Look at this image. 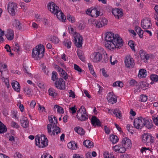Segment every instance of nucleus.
<instances>
[{
	"label": "nucleus",
	"mask_w": 158,
	"mask_h": 158,
	"mask_svg": "<svg viewBox=\"0 0 158 158\" xmlns=\"http://www.w3.org/2000/svg\"><path fill=\"white\" fill-rule=\"evenodd\" d=\"M105 40L106 41L105 47L110 50L116 47H121L123 45V42L122 38L118 34L111 32L106 33Z\"/></svg>",
	"instance_id": "1"
},
{
	"label": "nucleus",
	"mask_w": 158,
	"mask_h": 158,
	"mask_svg": "<svg viewBox=\"0 0 158 158\" xmlns=\"http://www.w3.org/2000/svg\"><path fill=\"white\" fill-rule=\"evenodd\" d=\"M90 58L93 62L97 63L102 62L103 63L107 62L109 60V57L105 50L102 48L100 51L94 52L90 56Z\"/></svg>",
	"instance_id": "2"
},
{
	"label": "nucleus",
	"mask_w": 158,
	"mask_h": 158,
	"mask_svg": "<svg viewBox=\"0 0 158 158\" xmlns=\"http://www.w3.org/2000/svg\"><path fill=\"white\" fill-rule=\"evenodd\" d=\"M48 9L52 13L56 15L57 18L62 22H64L66 18L64 14L61 11L59 7L53 2H49L48 4Z\"/></svg>",
	"instance_id": "3"
},
{
	"label": "nucleus",
	"mask_w": 158,
	"mask_h": 158,
	"mask_svg": "<svg viewBox=\"0 0 158 158\" xmlns=\"http://www.w3.org/2000/svg\"><path fill=\"white\" fill-rule=\"evenodd\" d=\"M45 48L43 45H38L33 48L32 53L33 58L38 60L43 57L44 55Z\"/></svg>",
	"instance_id": "4"
},
{
	"label": "nucleus",
	"mask_w": 158,
	"mask_h": 158,
	"mask_svg": "<svg viewBox=\"0 0 158 158\" xmlns=\"http://www.w3.org/2000/svg\"><path fill=\"white\" fill-rule=\"evenodd\" d=\"M35 144L40 148H44L48 144V140L45 135H37L35 136Z\"/></svg>",
	"instance_id": "5"
},
{
	"label": "nucleus",
	"mask_w": 158,
	"mask_h": 158,
	"mask_svg": "<svg viewBox=\"0 0 158 158\" xmlns=\"http://www.w3.org/2000/svg\"><path fill=\"white\" fill-rule=\"evenodd\" d=\"M47 128L48 132L51 135H55V134H58L60 132V128L57 126L56 125H52V124H49L47 125Z\"/></svg>",
	"instance_id": "6"
},
{
	"label": "nucleus",
	"mask_w": 158,
	"mask_h": 158,
	"mask_svg": "<svg viewBox=\"0 0 158 158\" xmlns=\"http://www.w3.org/2000/svg\"><path fill=\"white\" fill-rule=\"evenodd\" d=\"M124 63L125 66L127 68L131 69L134 67L135 62L131 55H127L125 58Z\"/></svg>",
	"instance_id": "7"
},
{
	"label": "nucleus",
	"mask_w": 158,
	"mask_h": 158,
	"mask_svg": "<svg viewBox=\"0 0 158 158\" xmlns=\"http://www.w3.org/2000/svg\"><path fill=\"white\" fill-rule=\"evenodd\" d=\"M7 65L6 64H3L2 63H0V72L1 73V77H2V80L5 83L6 86L7 88H9V80L7 78H4L2 77V72H6L7 69Z\"/></svg>",
	"instance_id": "8"
},
{
	"label": "nucleus",
	"mask_w": 158,
	"mask_h": 158,
	"mask_svg": "<svg viewBox=\"0 0 158 158\" xmlns=\"http://www.w3.org/2000/svg\"><path fill=\"white\" fill-rule=\"evenodd\" d=\"M74 37V43L76 46L78 48H81L83 44V38L78 33L75 32L73 35Z\"/></svg>",
	"instance_id": "9"
},
{
	"label": "nucleus",
	"mask_w": 158,
	"mask_h": 158,
	"mask_svg": "<svg viewBox=\"0 0 158 158\" xmlns=\"http://www.w3.org/2000/svg\"><path fill=\"white\" fill-rule=\"evenodd\" d=\"M18 6L17 4L14 2H9L7 6V10L9 13L12 16H15V10Z\"/></svg>",
	"instance_id": "10"
},
{
	"label": "nucleus",
	"mask_w": 158,
	"mask_h": 158,
	"mask_svg": "<svg viewBox=\"0 0 158 158\" xmlns=\"http://www.w3.org/2000/svg\"><path fill=\"white\" fill-rule=\"evenodd\" d=\"M141 27L143 29H150L152 27L151 20L150 18H146L141 21Z\"/></svg>",
	"instance_id": "11"
},
{
	"label": "nucleus",
	"mask_w": 158,
	"mask_h": 158,
	"mask_svg": "<svg viewBox=\"0 0 158 158\" xmlns=\"http://www.w3.org/2000/svg\"><path fill=\"white\" fill-rule=\"evenodd\" d=\"M144 118L140 117L135 119L134 125L135 127L138 129H141L143 127V122Z\"/></svg>",
	"instance_id": "12"
},
{
	"label": "nucleus",
	"mask_w": 158,
	"mask_h": 158,
	"mask_svg": "<svg viewBox=\"0 0 158 158\" xmlns=\"http://www.w3.org/2000/svg\"><path fill=\"white\" fill-rule=\"evenodd\" d=\"M81 108L83 110V112H81V114H77L76 117L79 120L84 121L88 119V116L85 107L82 106Z\"/></svg>",
	"instance_id": "13"
},
{
	"label": "nucleus",
	"mask_w": 158,
	"mask_h": 158,
	"mask_svg": "<svg viewBox=\"0 0 158 158\" xmlns=\"http://www.w3.org/2000/svg\"><path fill=\"white\" fill-rule=\"evenodd\" d=\"M141 59L145 63L147 62L148 60L151 58L152 55L151 54H148L143 50H140L139 52Z\"/></svg>",
	"instance_id": "14"
},
{
	"label": "nucleus",
	"mask_w": 158,
	"mask_h": 158,
	"mask_svg": "<svg viewBox=\"0 0 158 158\" xmlns=\"http://www.w3.org/2000/svg\"><path fill=\"white\" fill-rule=\"evenodd\" d=\"M106 98L109 103L114 104L117 102V98L116 96L114 95L113 93H109L107 96Z\"/></svg>",
	"instance_id": "15"
},
{
	"label": "nucleus",
	"mask_w": 158,
	"mask_h": 158,
	"mask_svg": "<svg viewBox=\"0 0 158 158\" xmlns=\"http://www.w3.org/2000/svg\"><path fill=\"white\" fill-rule=\"evenodd\" d=\"M56 87L59 89H64L65 87V82L62 78H59L55 82Z\"/></svg>",
	"instance_id": "16"
},
{
	"label": "nucleus",
	"mask_w": 158,
	"mask_h": 158,
	"mask_svg": "<svg viewBox=\"0 0 158 158\" xmlns=\"http://www.w3.org/2000/svg\"><path fill=\"white\" fill-rule=\"evenodd\" d=\"M91 123L94 126L102 127V123L95 116H92L91 119Z\"/></svg>",
	"instance_id": "17"
},
{
	"label": "nucleus",
	"mask_w": 158,
	"mask_h": 158,
	"mask_svg": "<svg viewBox=\"0 0 158 158\" xmlns=\"http://www.w3.org/2000/svg\"><path fill=\"white\" fill-rule=\"evenodd\" d=\"M112 12L115 17L118 19L121 18L123 15V13L122 10L118 8L114 9Z\"/></svg>",
	"instance_id": "18"
},
{
	"label": "nucleus",
	"mask_w": 158,
	"mask_h": 158,
	"mask_svg": "<svg viewBox=\"0 0 158 158\" xmlns=\"http://www.w3.org/2000/svg\"><path fill=\"white\" fill-rule=\"evenodd\" d=\"M122 143V146L127 148L128 147H131L132 145L131 140L126 137L123 139Z\"/></svg>",
	"instance_id": "19"
},
{
	"label": "nucleus",
	"mask_w": 158,
	"mask_h": 158,
	"mask_svg": "<svg viewBox=\"0 0 158 158\" xmlns=\"http://www.w3.org/2000/svg\"><path fill=\"white\" fill-rule=\"evenodd\" d=\"M5 35L8 40H11L14 38V31L11 29H9L7 31Z\"/></svg>",
	"instance_id": "20"
},
{
	"label": "nucleus",
	"mask_w": 158,
	"mask_h": 158,
	"mask_svg": "<svg viewBox=\"0 0 158 158\" xmlns=\"http://www.w3.org/2000/svg\"><path fill=\"white\" fill-rule=\"evenodd\" d=\"M149 134L144 133L142 135V141L146 145L149 144Z\"/></svg>",
	"instance_id": "21"
},
{
	"label": "nucleus",
	"mask_w": 158,
	"mask_h": 158,
	"mask_svg": "<svg viewBox=\"0 0 158 158\" xmlns=\"http://www.w3.org/2000/svg\"><path fill=\"white\" fill-rule=\"evenodd\" d=\"M98 25L97 27H102L107 24L108 20L107 19L104 18L98 20Z\"/></svg>",
	"instance_id": "22"
},
{
	"label": "nucleus",
	"mask_w": 158,
	"mask_h": 158,
	"mask_svg": "<svg viewBox=\"0 0 158 158\" xmlns=\"http://www.w3.org/2000/svg\"><path fill=\"white\" fill-rule=\"evenodd\" d=\"M57 71L60 74V76L64 79L66 80L68 78V75L65 70L58 66L57 68Z\"/></svg>",
	"instance_id": "23"
},
{
	"label": "nucleus",
	"mask_w": 158,
	"mask_h": 158,
	"mask_svg": "<svg viewBox=\"0 0 158 158\" xmlns=\"http://www.w3.org/2000/svg\"><path fill=\"white\" fill-rule=\"evenodd\" d=\"M21 125L24 128H26L29 126L28 121L27 118L23 116L22 119L20 120Z\"/></svg>",
	"instance_id": "24"
},
{
	"label": "nucleus",
	"mask_w": 158,
	"mask_h": 158,
	"mask_svg": "<svg viewBox=\"0 0 158 158\" xmlns=\"http://www.w3.org/2000/svg\"><path fill=\"white\" fill-rule=\"evenodd\" d=\"M143 127L145 126L146 128L148 129H151L153 126V124L152 120H149L144 118L143 122Z\"/></svg>",
	"instance_id": "25"
},
{
	"label": "nucleus",
	"mask_w": 158,
	"mask_h": 158,
	"mask_svg": "<svg viewBox=\"0 0 158 158\" xmlns=\"http://www.w3.org/2000/svg\"><path fill=\"white\" fill-rule=\"evenodd\" d=\"M91 16L94 17H97L100 14V12L98 9L96 8H94L92 9V10L91 12Z\"/></svg>",
	"instance_id": "26"
},
{
	"label": "nucleus",
	"mask_w": 158,
	"mask_h": 158,
	"mask_svg": "<svg viewBox=\"0 0 158 158\" xmlns=\"http://www.w3.org/2000/svg\"><path fill=\"white\" fill-rule=\"evenodd\" d=\"M146 76L147 71L145 69H141L139 70L138 74V77L140 78H145Z\"/></svg>",
	"instance_id": "27"
},
{
	"label": "nucleus",
	"mask_w": 158,
	"mask_h": 158,
	"mask_svg": "<svg viewBox=\"0 0 158 158\" xmlns=\"http://www.w3.org/2000/svg\"><path fill=\"white\" fill-rule=\"evenodd\" d=\"M135 29L139 37L141 38H142L143 37V31L142 30L141 28L139 27L138 26L135 27Z\"/></svg>",
	"instance_id": "28"
},
{
	"label": "nucleus",
	"mask_w": 158,
	"mask_h": 158,
	"mask_svg": "<svg viewBox=\"0 0 158 158\" xmlns=\"http://www.w3.org/2000/svg\"><path fill=\"white\" fill-rule=\"evenodd\" d=\"M63 44L66 47L67 49H69L71 47L72 42L69 39H65L63 42Z\"/></svg>",
	"instance_id": "29"
},
{
	"label": "nucleus",
	"mask_w": 158,
	"mask_h": 158,
	"mask_svg": "<svg viewBox=\"0 0 158 158\" xmlns=\"http://www.w3.org/2000/svg\"><path fill=\"white\" fill-rule=\"evenodd\" d=\"M13 22V25L16 29L19 30L21 29V24L19 20L16 19H14Z\"/></svg>",
	"instance_id": "30"
},
{
	"label": "nucleus",
	"mask_w": 158,
	"mask_h": 158,
	"mask_svg": "<svg viewBox=\"0 0 158 158\" xmlns=\"http://www.w3.org/2000/svg\"><path fill=\"white\" fill-rule=\"evenodd\" d=\"M83 145L87 148H90L94 147L93 143L89 140H85L83 142Z\"/></svg>",
	"instance_id": "31"
},
{
	"label": "nucleus",
	"mask_w": 158,
	"mask_h": 158,
	"mask_svg": "<svg viewBox=\"0 0 158 158\" xmlns=\"http://www.w3.org/2000/svg\"><path fill=\"white\" fill-rule=\"evenodd\" d=\"M74 130L78 134L81 135H83L85 134V131L81 127H75Z\"/></svg>",
	"instance_id": "32"
},
{
	"label": "nucleus",
	"mask_w": 158,
	"mask_h": 158,
	"mask_svg": "<svg viewBox=\"0 0 158 158\" xmlns=\"http://www.w3.org/2000/svg\"><path fill=\"white\" fill-rule=\"evenodd\" d=\"M11 85L13 89H20V86L19 82L16 81H13Z\"/></svg>",
	"instance_id": "33"
},
{
	"label": "nucleus",
	"mask_w": 158,
	"mask_h": 158,
	"mask_svg": "<svg viewBox=\"0 0 158 158\" xmlns=\"http://www.w3.org/2000/svg\"><path fill=\"white\" fill-rule=\"evenodd\" d=\"M113 111L116 117L118 118L119 119L122 116L121 112L118 109H114Z\"/></svg>",
	"instance_id": "34"
},
{
	"label": "nucleus",
	"mask_w": 158,
	"mask_h": 158,
	"mask_svg": "<svg viewBox=\"0 0 158 158\" xmlns=\"http://www.w3.org/2000/svg\"><path fill=\"white\" fill-rule=\"evenodd\" d=\"M110 140L112 143L115 144L118 141L119 139L116 135H112L110 136Z\"/></svg>",
	"instance_id": "35"
},
{
	"label": "nucleus",
	"mask_w": 158,
	"mask_h": 158,
	"mask_svg": "<svg viewBox=\"0 0 158 158\" xmlns=\"http://www.w3.org/2000/svg\"><path fill=\"white\" fill-rule=\"evenodd\" d=\"M123 85V84L122 82L120 81H117L113 83V87H118L120 88H122Z\"/></svg>",
	"instance_id": "36"
},
{
	"label": "nucleus",
	"mask_w": 158,
	"mask_h": 158,
	"mask_svg": "<svg viewBox=\"0 0 158 158\" xmlns=\"http://www.w3.org/2000/svg\"><path fill=\"white\" fill-rule=\"evenodd\" d=\"M77 54L78 57L81 61H83L85 60V57L84 53L81 51H78Z\"/></svg>",
	"instance_id": "37"
},
{
	"label": "nucleus",
	"mask_w": 158,
	"mask_h": 158,
	"mask_svg": "<svg viewBox=\"0 0 158 158\" xmlns=\"http://www.w3.org/2000/svg\"><path fill=\"white\" fill-rule=\"evenodd\" d=\"M48 91L49 95L53 98L56 97L57 95V93L55 89H48Z\"/></svg>",
	"instance_id": "38"
},
{
	"label": "nucleus",
	"mask_w": 158,
	"mask_h": 158,
	"mask_svg": "<svg viewBox=\"0 0 158 158\" xmlns=\"http://www.w3.org/2000/svg\"><path fill=\"white\" fill-rule=\"evenodd\" d=\"M90 24L92 25L93 26H95L97 27V25H98V20L94 19H92L89 20Z\"/></svg>",
	"instance_id": "39"
},
{
	"label": "nucleus",
	"mask_w": 158,
	"mask_h": 158,
	"mask_svg": "<svg viewBox=\"0 0 158 158\" xmlns=\"http://www.w3.org/2000/svg\"><path fill=\"white\" fill-rule=\"evenodd\" d=\"M54 108H57V111L60 113L62 114L64 113V109L63 108L58 105H55L54 106Z\"/></svg>",
	"instance_id": "40"
},
{
	"label": "nucleus",
	"mask_w": 158,
	"mask_h": 158,
	"mask_svg": "<svg viewBox=\"0 0 158 158\" xmlns=\"http://www.w3.org/2000/svg\"><path fill=\"white\" fill-rule=\"evenodd\" d=\"M51 41L54 44H58L59 42V40L58 38L55 36H53L51 39Z\"/></svg>",
	"instance_id": "41"
},
{
	"label": "nucleus",
	"mask_w": 158,
	"mask_h": 158,
	"mask_svg": "<svg viewBox=\"0 0 158 158\" xmlns=\"http://www.w3.org/2000/svg\"><path fill=\"white\" fill-rule=\"evenodd\" d=\"M150 78L152 81L157 82L158 80V76L156 74H152L150 76Z\"/></svg>",
	"instance_id": "42"
},
{
	"label": "nucleus",
	"mask_w": 158,
	"mask_h": 158,
	"mask_svg": "<svg viewBox=\"0 0 158 158\" xmlns=\"http://www.w3.org/2000/svg\"><path fill=\"white\" fill-rule=\"evenodd\" d=\"M23 91L25 94L29 96H31L33 94L32 89H24Z\"/></svg>",
	"instance_id": "43"
},
{
	"label": "nucleus",
	"mask_w": 158,
	"mask_h": 158,
	"mask_svg": "<svg viewBox=\"0 0 158 158\" xmlns=\"http://www.w3.org/2000/svg\"><path fill=\"white\" fill-rule=\"evenodd\" d=\"M74 141H72L68 143L67 146L69 148L72 149H76V147H74Z\"/></svg>",
	"instance_id": "44"
},
{
	"label": "nucleus",
	"mask_w": 158,
	"mask_h": 158,
	"mask_svg": "<svg viewBox=\"0 0 158 158\" xmlns=\"http://www.w3.org/2000/svg\"><path fill=\"white\" fill-rule=\"evenodd\" d=\"M88 67L91 73L94 75H94H96V74L93 69V65L90 63H88Z\"/></svg>",
	"instance_id": "45"
},
{
	"label": "nucleus",
	"mask_w": 158,
	"mask_h": 158,
	"mask_svg": "<svg viewBox=\"0 0 158 158\" xmlns=\"http://www.w3.org/2000/svg\"><path fill=\"white\" fill-rule=\"evenodd\" d=\"M7 131V128L6 126L4 124V126L1 125L0 127V133H3Z\"/></svg>",
	"instance_id": "46"
},
{
	"label": "nucleus",
	"mask_w": 158,
	"mask_h": 158,
	"mask_svg": "<svg viewBox=\"0 0 158 158\" xmlns=\"http://www.w3.org/2000/svg\"><path fill=\"white\" fill-rule=\"evenodd\" d=\"M128 45L130 46L132 50L135 51V48L134 44L133 41L131 40L129 41L128 43Z\"/></svg>",
	"instance_id": "47"
},
{
	"label": "nucleus",
	"mask_w": 158,
	"mask_h": 158,
	"mask_svg": "<svg viewBox=\"0 0 158 158\" xmlns=\"http://www.w3.org/2000/svg\"><path fill=\"white\" fill-rule=\"evenodd\" d=\"M67 19L69 22L72 23H73L75 22V19L74 17L70 15H68Z\"/></svg>",
	"instance_id": "48"
},
{
	"label": "nucleus",
	"mask_w": 158,
	"mask_h": 158,
	"mask_svg": "<svg viewBox=\"0 0 158 158\" xmlns=\"http://www.w3.org/2000/svg\"><path fill=\"white\" fill-rule=\"evenodd\" d=\"M57 73L55 71H53L52 72V79L53 81H55L57 78Z\"/></svg>",
	"instance_id": "49"
},
{
	"label": "nucleus",
	"mask_w": 158,
	"mask_h": 158,
	"mask_svg": "<svg viewBox=\"0 0 158 158\" xmlns=\"http://www.w3.org/2000/svg\"><path fill=\"white\" fill-rule=\"evenodd\" d=\"M4 31H3L0 28V42L1 41L3 42L4 41V39L2 37V36L4 35Z\"/></svg>",
	"instance_id": "50"
},
{
	"label": "nucleus",
	"mask_w": 158,
	"mask_h": 158,
	"mask_svg": "<svg viewBox=\"0 0 158 158\" xmlns=\"http://www.w3.org/2000/svg\"><path fill=\"white\" fill-rule=\"evenodd\" d=\"M140 98L142 102H145L147 101L148 98L147 96L142 94L140 96Z\"/></svg>",
	"instance_id": "51"
},
{
	"label": "nucleus",
	"mask_w": 158,
	"mask_h": 158,
	"mask_svg": "<svg viewBox=\"0 0 158 158\" xmlns=\"http://www.w3.org/2000/svg\"><path fill=\"white\" fill-rule=\"evenodd\" d=\"M20 6L21 8L24 10V11H25L26 10H27V6L26 4L24 3L23 2L21 3Z\"/></svg>",
	"instance_id": "52"
},
{
	"label": "nucleus",
	"mask_w": 158,
	"mask_h": 158,
	"mask_svg": "<svg viewBox=\"0 0 158 158\" xmlns=\"http://www.w3.org/2000/svg\"><path fill=\"white\" fill-rule=\"evenodd\" d=\"M152 119L155 124L158 126V116H153Z\"/></svg>",
	"instance_id": "53"
},
{
	"label": "nucleus",
	"mask_w": 158,
	"mask_h": 158,
	"mask_svg": "<svg viewBox=\"0 0 158 158\" xmlns=\"http://www.w3.org/2000/svg\"><path fill=\"white\" fill-rule=\"evenodd\" d=\"M74 68L75 70L80 73L82 72V70L80 67L76 64H74Z\"/></svg>",
	"instance_id": "54"
},
{
	"label": "nucleus",
	"mask_w": 158,
	"mask_h": 158,
	"mask_svg": "<svg viewBox=\"0 0 158 158\" xmlns=\"http://www.w3.org/2000/svg\"><path fill=\"white\" fill-rule=\"evenodd\" d=\"M28 68L26 66H23V70L24 72L26 73L29 76H30L31 74L29 73L28 71Z\"/></svg>",
	"instance_id": "55"
},
{
	"label": "nucleus",
	"mask_w": 158,
	"mask_h": 158,
	"mask_svg": "<svg viewBox=\"0 0 158 158\" xmlns=\"http://www.w3.org/2000/svg\"><path fill=\"white\" fill-rule=\"evenodd\" d=\"M14 51L18 52L19 51V47L18 44H15V45L14 47Z\"/></svg>",
	"instance_id": "56"
},
{
	"label": "nucleus",
	"mask_w": 158,
	"mask_h": 158,
	"mask_svg": "<svg viewBox=\"0 0 158 158\" xmlns=\"http://www.w3.org/2000/svg\"><path fill=\"white\" fill-rule=\"evenodd\" d=\"M11 124V126L13 127H15L16 128H19V126L18 124L15 122L12 121Z\"/></svg>",
	"instance_id": "57"
},
{
	"label": "nucleus",
	"mask_w": 158,
	"mask_h": 158,
	"mask_svg": "<svg viewBox=\"0 0 158 158\" xmlns=\"http://www.w3.org/2000/svg\"><path fill=\"white\" fill-rule=\"evenodd\" d=\"M69 97H72L73 98H75V94L74 92L72 90H69Z\"/></svg>",
	"instance_id": "58"
},
{
	"label": "nucleus",
	"mask_w": 158,
	"mask_h": 158,
	"mask_svg": "<svg viewBox=\"0 0 158 158\" xmlns=\"http://www.w3.org/2000/svg\"><path fill=\"white\" fill-rule=\"evenodd\" d=\"M5 49H6V51L7 52H10V54L12 55H13V54L11 52V50L10 49V47L9 45H8V44L6 45L5 47Z\"/></svg>",
	"instance_id": "59"
},
{
	"label": "nucleus",
	"mask_w": 158,
	"mask_h": 158,
	"mask_svg": "<svg viewBox=\"0 0 158 158\" xmlns=\"http://www.w3.org/2000/svg\"><path fill=\"white\" fill-rule=\"evenodd\" d=\"M38 86L41 89H44L45 88V85L43 82H39L38 84Z\"/></svg>",
	"instance_id": "60"
},
{
	"label": "nucleus",
	"mask_w": 158,
	"mask_h": 158,
	"mask_svg": "<svg viewBox=\"0 0 158 158\" xmlns=\"http://www.w3.org/2000/svg\"><path fill=\"white\" fill-rule=\"evenodd\" d=\"M35 21L36 22H40L41 20V18L40 16L38 14H36L35 15Z\"/></svg>",
	"instance_id": "61"
},
{
	"label": "nucleus",
	"mask_w": 158,
	"mask_h": 158,
	"mask_svg": "<svg viewBox=\"0 0 158 158\" xmlns=\"http://www.w3.org/2000/svg\"><path fill=\"white\" fill-rule=\"evenodd\" d=\"M126 148L125 147H124L123 146L122 147H120V148H119V152H120L121 153H123L125 152L126 150Z\"/></svg>",
	"instance_id": "62"
},
{
	"label": "nucleus",
	"mask_w": 158,
	"mask_h": 158,
	"mask_svg": "<svg viewBox=\"0 0 158 158\" xmlns=\"http://www.w3.org/2000/svg\"><path fill=\"white\" fill-rule=\"evenodd\" d=\"M149 143H153L154 142V137L152 136L151 134H149Z\"/></svg>",
	"instance_id": "63"
},
{
	"label": "nucleus",
	"mask_w": 158,
	"mask_h": 158,
	"mask_svg": "<svg viewBox=\"0 0 158 158\" xmlns=\"http://www.w3.org/2000/svg\"><path fill=\"white\" fill-rule=\"evenodd\" d=\"M84 93L85 94V96L89 98H90L91 97L88 91L85 89L84 90Z\"/></svg>",
	"instance_id": "64"
}]
</instances>
